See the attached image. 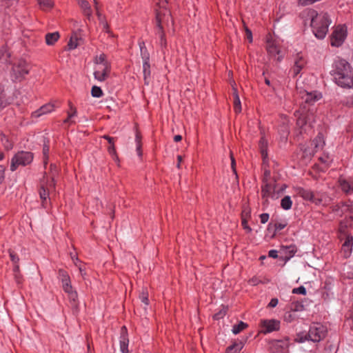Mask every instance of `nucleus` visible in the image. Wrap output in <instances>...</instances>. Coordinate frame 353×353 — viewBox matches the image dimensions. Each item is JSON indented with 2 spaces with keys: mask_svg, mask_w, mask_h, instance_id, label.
<instances>
[{
  "mask_svg": "<svg viewBox=\"0 0 353 353\" xmlns=\"http://www.w3.org/2000/svg\"><path fill=\"white\" fill-rule=\"evenodd\" d=\"M332 76L338 85L344 88L353 87V69L345 59L335 61Z\"/></svg>",
  "mask_w": 353,
  "mask_h": 353,
  "instance_id": "1",
  "label": "nucleus"
},
{
  "mask_svg": "<svg viewBox=\"0 0 353 353\" xmlns=\"http://www.w3.org/2000/svg\"><path fill=\"white\" fill-rule=\"evenodd\" d=\"M167 0H158L157 5L159 8L156 10V23L157 26V34L160 38V44L163 47L167 46V41L163 30V25L170 21L173 24V19L170 11L165 7Z\"/></svg>",
  "mask_w": 353,
  "mask_h": 353,
  "instance_id": "2",
  "label": "nucleus"
},
{
  "mask_svg": "<svg viewBox=\"0 0 353 353\" xmlns=\"http://www.w3.org/2000/svg\"><path fill=\"white\" fill-rule=\"evenodd\" d=\"M311 17L310 26L312 32L315 37L319 39L325 38L331 20L326 12L318 13L315 10H312L310 13Z\"/></svg>",
  "mask_w": 353,
  "mask_h": 353,
  "instance_id": "3",
  "label": "nucleus"
},
{
  "mask_svg": "<svg viewBox=\"0 0 353 353\" xmlns=\"http://www.w3.org/2000/svg\"><path fill=\"white\" fill-rule=\"evenodd\" d=\"M58 275L61 280L63 291L68 294V297L72 304V306L76 308L77 307L78 294L77 291L73 290L71 279L68 273L65 270L60 269L59 270Z\"/></svg>",
  "mask_w": 353,
  "mask_h": 353,
  "instance_id": "4",
  "label": "nucleus"
},
{
  "mask_svg": "<svg viewBox=\"0 0 353 353\" xmlns=\"http://www.w3.org/2000/svg\"><path fill=\"white\" fill-rule=\"evenodd\" d=\"M30 69V64L26 60L18 59L12 64L10 76L14 81L20 82L29 74Z\"/></svg>",
  "mask_w": 353,
  "mask_h": 353,
  "instance_id": "5",
  "label": "nucleus"
},
{
  "mask_svg": "<svg viewBox=\"0 0 353 353\" xmlns=\"http://www.w3.org/2000/svg\"><path fill=\"white\" fill-rule=\"evenodd\" d=\"M34 156L30 152L20 151L14 155L11 159L10 170L15 171L19 166H26L32 163Z\"/></svg>",
  "mask_w": 353,
  "mask_h": 353,
  "instance_id": "6",
  "label": "nucleus"
},
{
  "mask_svg": "<svg viewBox=\"0 0 353 353\" xmlns=\"http://www.w3.org/2000/svg\"><path fill=\"white\" fill-rule=\"evenodd\" d=\"M54 174L50 177V179L48 178L46 179L43 176V180L41 181L40 189H39V196L41 199L42 205L45 207V202H46L47 199L49 197V192L50 190H54L55 188V182L54 180Z\"/></svg>",
  "mask_w": 353,
  "mask_h": 353,
  "instance_id": "7",
  "label": "nucleus"
},
{
  "mask_svg": "<svg viewBox=\"0 0 353 353\" xmlns=\"http://www.w3.org/2000/svg\"><path fill=\"white\" fill-rule=\"evenodd\" d=\"M326 333L327 330L323 325L319 323H313L308 331V338L311 341L319 342L325 337Z\"/></svg>",
  "mask_w": 353,
  "mask_h": 353,
  "instance_id": "8",
  "label": "nucleus"
},
{
  "mask_svg": "<svg viewBox=\"0 0 353 353\" xmlns=\"http://www.w3.org/2000/svg\"><path fill=\"white\" fill-rule=\"evenodd\" d=\"M296 191L297 194L302 197L304 200L310 201L316 205L321 204L325 197L323 194L314 193L310 190L305 189L301 187L297 188Z\"/></svg>",
  "mask_w": 353,
  "mask_h": 353,
  "instance_id": "9",
  "label": "nucleus"
},
{
  "mask_svg": "<svg viewBox=\"0 0 353 353\" xmlns=\"http://www.w3.org/2000/svg\"><path fill=\"white\" fill-rule=\"evenodd\" d=\"M141 54L143 59V73L145 84L148 85L151 76L150 54L145 47L144 43H140Z\"/></svg>",
  "mask_w": 353,
  "mask_h": 353,
  "instance_id": "10",
  "label": "nucleus"
},
{
  "mask_svg": "<svg viewBox=\"0 0 353 353\" xmlns=\"http://www.w3.org/2000/svg\"><path fill=\"white\" fill-rule=\"evenodd\" d=\"M347 37V28L345 26H337L330 37L332 46H341Z\"/></svg>",
  "mask_w": 353,
  "mask_h": 353,
  "instance_id": "11",
  "label": "nucleus"
},
{
  "mask_svg": "<svg viewBox=\"0 0 353 353\" xmlns=\"http://www.w3.org/2000/svg\"><path fill=\"white\" fill-rule=\"evenodd\" d=\"M110 71V63L101 64L95 66L94 77L99 81H104L108 78Z\"/></svg>",
  "mask_w": 353,
  "mask_h": 353,
  "instance_id": "12",
  "label": "nucleus"
},
{
  "mask_svg": "<svg viewBox=\"0 0 353 353\" xmlns=\"http://www.w3.org/2000/svg\"><path fill=\"white\" fill-rule=\"evenodd\" d=\"M280 321L276 319L261 320L260 326L261 327V332L267 334L274 331H278L280 329Z\"/></svg>",
  "mask_w": 353,
  "mask_h": 353,
  "instance_id": "13",
  "label": "nucleus"
},
{
  "mask_svg": "<svg viewBox=\"0 0 353 353\" xmlns=\"http://www.w3.org/2000/svg\"><path fill=\"white\" fill-rule=\"evenodd\" d=\"M289 347L288 341L276 340L272 342L270 350L272 353H286Z\"/></svg>",
  "mask_w": 353,
  "mask_h": 353,
  "instance_id": "14",
  "label": "nucleus"
},
{
  "mask_svg": "<svg viewBox=\"0 0 353 353\" xmlns=\"http://www.w3.org/2000/svg\"><path fill=\"white\" fill-rule=\"evenodd\" d=\"M352 247L353 236L351 234H347L341 250V252L344 258L347 259L350 256L352 251Z\"/></svg>",
  "mask_w": 353,
  "mask_h": 353,
  "instance_id": "15",
  "label": "nucleus"
},
{
  "mask_svg": "<svg viewBox=\"0 0 353 353\" xmlns=\"http://www.w3.org/2000/svg\"><path fill=\"white\" fill-rule=\"evenodd\" d=\"M339 186L345 194L353 193V179H345L341 176L338 179Z\"/></svg>",
  "mask_w": 353,
  "mask_h": 353,
  "instance_id": "16",
  "label": "nucleus"
},
{
  "mask_svg": "<svg viewBox=\"0 0 353 353\" xmlns=\"http://www.w3.org/2000/svg\"><path fill=\"white\" fill-rule=\"evenodd\" d=\"M54 110H55L54 104H53L52 103H46V104L42 105L37 110L33 112L32 113V117L33 118H38L43 114L50 113V112H53Z\"/></svg>",
  "mask_w": 353,
  "mask_h": 353,
  "instance_id": "17",
  "label": "nucleus"
},
{
  "mask_svg": "<svg viewBox=\"0 0 353 353\" xmlns=\"http://www.w3.org/2000/svg\"><path fill=\"white\" fill-rule=\"evenodd\" d=\"M119 343L121 352L122 353H128L129 339L128 337L127 330L125 326L121 329Z\"/></svg>",
  "mask_w": 353,
  "mask_h": 353,
  "instance_id": "18",
  "label": "nucleus"
},
{
  "mask_svg": "<svg viewBox=\"0 0 353 353\" xmlns=\"http://www.w3.org/2000/svg\"><path fill=\"white\" fill-rule=\"evenodd\" d=\"M266 43V50L271 56L275 57L280 53L279 48L276 42L272 40L271 35L267 37Z\"/></svg>",
  "mask_w": 353,
  "mask_h": 353,
  "instance_id": "19",
  "label": "nucleus"
},
{
  "mask_svg": "<svg viewBox=\"0 0 353 353\" xmlns=\"http://www.w3.org/2000/svg\"><path fill=\"white\" fill-rule=\"evenodd\" d=\"M305 63H306V61L303 59V57L301 56H299V54H297V57L294 61V64L291 69L293 77H296L300 73L301 70L304 68Z\"/></svg>",
  "mask_w": 353,
  "mask_h": 353,
  "instance_id": "20",
  "label": "nucleus"
},
{
  "mask_svg": "<svg viewBox=\"0 0 353 353\" xmlns=\"http://www.w3.org/2000/svg\"><path fill=\"white\" fill-rule=\"evenodd\" d=\"M232 96H233V105H234V110L236 113H240L241 112V104L240 98L238 94L237 89L236 88V83L233 82L232 84Z\"/></svg>",
  "mask_w": 353,
  "mask_h": 353,
  "instance_id": "21",
  "label": "nucleus"
},
{
  "mask_svg": "<svg viewBox=\"0 0 353 353\" xmlns=\"http://www.w3.org/2000/svg\"><path fill=\"white\" fill-rule=\"evenodd\" d=\"M78 4L81 8L83 14L88 20H90L92 17V10L88 1L86 0H79L78 1Z\"/></svg>",
  "mask_w": 353,
  "mask_h": 353,
  "instance_id": "22",
  "label": "nucleus"
},
{
  "mask_svg": "<svg viewBox=\"0 0 353 353\" xmlns=\"http://www.w3.org/2000/svg\"><path fill=\"white\" fill-rule=\"evenodd\" d=\"M281 251L285 254V258L290 259L292 258L297 251L295 245H290L288 246H281Z\"/></svg>",
  "mask_w": 353,
  "mask_h": 353,
  "instance_id": "23",
  "label": "nucleus"
},
{
  "mask_svg": "<svg viewBox=\"0 0 353 353\" xmlns=\"http://www.w3.org/2000/svg\"><path fill=\"white\" fill-rule=\"evenodd\" d=\"M302 99L305 101V103H313L319 99H321V94H317L316 93L303 92L301 96Z\"/></svg>",
  "mask_w": 353,
  "mask_h": 353,
  "instance_id": "24",
  "label": "nucleus"
},
{
  "mask_svg": "<svg viewBox=\"0 0 353 353\" xmlns=\"http://www.w3.org/2000/svg\"><path fill=\"white\" fill-rule=\"evenodd\" d=\"M338 209H341L342 212H350L353 213V201H348L345 203H340L333 209V210L335 211Z\"/></svg>",
  "mask_w": 353,
  "mask_h": 353,
  "instance_id": "25",
  "label": "nucleus"
},
{
  "mask_svg": "<svg viewBox=\"0 0 353 353\" xmlns=\"http://www.w3.org/2000/svg\"><path fill=\"white\" fill-rule=\"evenodd\" d=\"M353 220L352 216H350L349 218L345 219L343 221H341L339 223V231L341 234H347V227L351 224V222Z\"/></svg>",
  "mask_w": 353,
  "mask_h": 353,
  "instance_id": "26",
  "label": "nucleus"
},
{
  "mask_svg": "<svg viewBox=\"0 0 353 353\" xmlns=\"http://www.w3.org/2000/svg\"><path fill=\"white\" fill-rule=\"evenodd\" d=\"M59 34L58 32L48 33L46 34V43L48 46L54 45L59 39Z\"/></svg>",
  "mask_w": 353,
  "mask_h": 353,
  "instance_id": "27",
  "label": "nucleus"
},
{
  "mask_svg": "<svg viewBox=\"0 0 353 353\" xmlns=\"http://www.w3.org/2000/svg\"><path fill=\"white\" fill-rule=\"evenodd\" d=\"M259 148L261 156L263 160H265L268 157V141L263 137L259 141Z\"/></svg>",
  "mask_w": 353,
  "mask_h": 353,
  "instance_id": "28",
  "label": "nucleus"
},
{
  "mask_svg": "<svg viewBox=\"0 0 353 353\" xmlns=\"http://www.w3.org/2000/svg\"><path fill=\"white\" fill-rule=\"evenodd\" d=\"M8 253H9L10 260L13 263V269H16L17 270L18 268H19L20 259H19V256L14 251H13L12 250H9Z\"/></svg>",
  "mask_w": 353,
  "mask_h": 353,
  "instance_id": "29",
  "label": "nucleus"
},
{
  "mask_svg": "<svg viewBox=\"0 0 353 353\" xmlns=\"http://www.w3.org/2000/svg\"><path fill=\"white\" fill-rule=\"evenodd\" d=\"M272 187L270 184L265 183L261 188V195L263 199H265V201H268V198L272 191Z\"/></svg>",
  "mask_w": 353,
  "mask_h": 353,
  "instance_id": "30",
  "label": "nucleus"
},
{
  "mask_svg": "<svg viewBox=\"0 0 353 353\" xmlns=\"http://www.w3.org/2000/svg\"><path fill=\"white\" fill-rule=\"evenodd\" d=\"M292 201L290 196H285L281 201V206L285 210H288L292 208Z\"/></svg>",
  "mask_w": 353,
  "mask_h": 353,
  "instance_id": "31",
  "label": "nucleus"
},
{
  "mask_svg": "<svg viewBox=\"0 0 353 353\" xmlns=\"http://www.w3.org/2000/svg\"><path fill=\"white\" fill-rule=\"evenodd\" d=\"M13 272L15 282L19 286L21 285L23 282V276L20 272V268H18L17 271L16 269H13Z\"/></svg>",
  "mask_w": 353,
  "mask_h": 353,
  "instance_id": "32",
  "label": "nucleus"
},
{
  "mask_svg": "<svg viewBox=\"0 0 353 353\" xmlns=\"http://www.w3.org/2000/svg\"><path fill=\"white\" fill-rule=\"evenodd\" d=\"M248 327V324L243 322V321H240L237 325H234L232 327V332L234 334H239V332H241V331H243V330H245V328Z\"/></svg>",
  "mask_w": 353,
  "mask_h": 353,
  "instance_id": "33",
  "label": "nucleus"
},
{
  "mask_svg": "<svg viewBox=\"0 0 353 353\" xmlns=\"http://www.w3.org/2000/svg\"><path fill=\"white\" fill-rule=\"evenodd\" d=\"M68 105L69 109L67 111V114L69 116V118H73L76 117L77 115V110L76 107L72 104L71 101H68Z\"/></svg>",
  "mask_w": 353,
  "mask_h": 353,
  "instance_id": "34",
  "label": "nucleus"
},
{
  "mask_svg": "<svg viewBox=\"0 0 353 353\" xmlns=\"http://www.w3.org/2000/svg\"><path fill=\"white\" fill-rule=\"evenodd\" d=\"M94 63L95 66L99 65L101 64L110 63L106 59V55L103 53L101 54L99 56H97L94 58Z\"/></svg>",
  "mask_w": 353,
  "mask_h": 353,
  "instance_id": "35",
  "label": "nucleus"
},
{
  "mask_svg": "<svg viewBox=\"0 0 353 353\" xmlns=\"http://www.w3.org/2000/svg\"><path fill=\"white\" fill-rule=\"evenodd\" d=\"M243 346L240 343H234L233 345L229 346L226 351L227 353H239L241 350Z\"/></svg>",
  "mask_w": 353,
  "mask_h": 353,
  "instance_id": "36",
  "label": "nucleus"
},
{
  "mask_svg": "<svg viewBox=\"0 0 353 353\" xmlns=\"http://www.w3.org/2000/svg\"><path fill=\"white\" fill-rule=\"evenodd\" d=\"M230 160H231V168H232V172L235 176L236 181L238 183L239 177H238L237 171H236V161L234 157L233 153L232 152H230Z\"/></svg>",
  "mask_w": 353,
  "mask_h": 353,
  "instance_id": "37",
  "label": "nucleus"
},
{
  "mask_svg": "<svg viewBox=\"0 0 353 353\" xmlns=\"http://www.w3.org/2000/svg\"><path fill=\"white\" fill-rule=\"evenodd\" d=\"M40 7L43 10L49 9L53 7V2L52 0H37Z\"/></svg>",
  "mask_w": 353,
  "mask_h": 353,
  "instance_id": "38",
  "label": "nucleus"
},
{
  "mask_svg": "<svg viewBox=\"0 0 353 353\" xmlns=\"http://www.w3.org/2000/svg\"><path fill=\"white\" fill-rule=\"evenodd\" d=\"M91 94L93 97L99 98L103 96V93L100 87L94 85L91 90Z\"/></svg>",
  "mask_w": 353,
  "mask_h": 353,
  "instance_id": "39",
  "label": "nucleus"
},
{
  "mask_svg": "<svg viewBox=\"0 0 353 353\" xmlns=\"http://www.w3.org/2000/svg\"><path fill=\"white\" fill-rule=\"evenodd\" d=\"M1 142L7 150H10L13 148V143L4 134L1 137Z\"/></svg>",
  "mask_w": 353,
  "mask_h": 353,
  "instance_id": "40",
  "label": "nucleus"
},
{
  "mask_svg": "<svg viewBox=\"0 0 353 353\" xmlns=\"http://www.w3.org/2000/svg\"><path fill=\"white\" fill-rule=\"evenodd\" d=\"M139 299L141 302L143 303L145 305H149V299H148V292L146 289H143L140 295Z\"/></svg>",
  "mask_w": 353,
  "mask_h": 353,
  "instance_id": "41",
  "label": "nucleus"
},
{
  "mask_svg": "<svg viewBox=\"0 0 353 353\" xmlns=\"http://www.w3.org/2000/svg\"><path fill=\"white\" fill-rule=\"evenodd\" d=\"M306 341H310L308 338V332L307 334L304 332H299L296 334V338L295 339V341L298 343H303Z\"/></svg>",
  "mask_w": 353,
  "mask_h": 353,
  "instance_id": "42",
  "label": "nucleus"
},
{
  "mask_svg": "<svg viewBox=\"0 0 353 353\" xmlns=\"http://www.w3.org/2000/svg\"><path fill=\"white\" fill-rule=\"evenodd\" d=\"M228 312V307L225 306H222V308L217 313L214 314L213 316L214 319L219 320L220 319L223 318Z\"/></svg>",
  "mask_w": 353,
  "mask_h": 353,
  "instance_id": "43",
  "label": "nucleus"
},
{
  "mask_svg": "<svg viewBox=\"0 0 353 353\" xmlns=\"http://www.w3.org/2000/svg\"><path fill=\"white\" fill-rule=\"evenodd\" d=\"M108 152L112 156L113 160H114L115 161H119V157L117 154L116 148H115L114 144L110 145L108 148Z\"/></svg>",
  "mask_w": 353,
  "mask_h": 353,
  "instance_id": "44",
  "label": "nucleus"
},
{
  "mask_svg": "<svg viewBox=\"0 0 353 353\" xmlns=\"http://www.w3.org/2000/svg\"><path fill=\"white\" fill-rule=\"evenodd\" d=\"M50 151V146L48 143H44L43 146V163L45 165L48 163V154Z\"/></svg>",
  "mask_w": 353,
  "mask_h": 353,
  "instance_id": "45",
  "label": "nucleus"
},
{
  "mask_svg": "<svg viewBox=\"0 0 353 353\" xmlns=\"http://www.w3.org/2000/svg\"><path fill=\"white\" fill-rule=\"evenodd\" d=\"M78 39L77 37H71L68 43V46L70 50H74L78 46Z\"/></svg>",
  "mask_w": 353,
  "mask_h": 353,
  "instance_id": "46",
  "label": "nucleus"
},
{
  "mask_svg": "<svg viewBox=\"0 0 353 353\" xmlns=\"http://www.w3.org/2000/svg\"><path fill=\"white\" fill-rule=\"evenodd\" d=\"M8 105V102L5 99L3 89L0 88V110Z\"/></svg>",
  "mask_w": 353,
  "mask_h": 353,
  "instance_id": "47",
  "label": "nucleus"
},
{
  "mask_svg": "<svg viewBox=\"0 0 353 353\" xmlns=\"http://www.w3.org/2000/svg\"><path fill=\"white\" fill-rule=\"evenodd\" d=\"M343 104L349 108L353 107V94L346 97L343 101Z\"/></svg>",
  "mask_w": 353,
  "mask_h": 353,
  "instance_id": "48",
  "label": "nucleus"
},
{
  "mask_svg": "<svg viewBox=\"0 0 353 353\" xmlns=\"http://www.w3.org/2000/svg\"><path fill=\"white\" fill-rule=\"evenodd\" d=\"M319 159L321 163L325 164L327 166L329 165L332 161L328 154H324L323 157H320Z\"/></svg>",
  "mask_w": 353,
  "mask_h": 353,
  "instance_id": "49",
  "label": "nucleus"
},
{
  "mask_svg": "<svg viewBox=\"0 0 353 353\" xmlns=\"http://www.w3.org/2000/svg\"><path fill=\"white\" fill-rule=\"evenodd\" d=\"M293 294H306V289L303 286H300L299 288H294L292 290Z\"/></svg>",
  "mask_w": 353,
  "mask_h": 353,
  "instance_id": "50",
  "label": "nucleus"
},
{
  "mask_svg": "<svg viewBox=\"0 0 353 353\" xmlns=\"http://www.w3.org/2000/svg\"><path fill=\"white\" fill-rule=\"evenodd\" d=\"M286 225L287 223L285 221H283L281 223H274L273 226L274 228L275 232H276L284 229L286 227Z\"/></svg>",
  "mask_w": 353,
  "mask_h": 353,
  "instance_id": "51",
  "label": "nucleus"
},
{
  "mask_svg": "<svg viewBox=\"0 0 353 353\" xmlns=\"http://www.w3.org/2000/svg\"><path fill=\"white\" fill-rule=\"evenodd\" d=\"M248 282V284H250V285L255 286V285H257L258 284H259L261 281L259 277L254 276L252 278H251L250 279H249Z\"/></svg>",
  "mask_w": 353,
  "mask_h": 353,
  "instance_id": "52",
  "label": "nucleus"
},
{
  "mask_svg": "<svg viewBox=\"0 0 353 353\" xmlns=\"http://www.w3.org/2000/svg\"><path fill=\"white\" fill-rule=\"evenodd\" d=\"M306 124L305 117L300 116L296 121V125L300 128H303Z\"/></svg>",
  "mask_w": 353,
  "mask_h": 353,
  "instance_id": "53",
  "label": "nucleus"
},
{
  "mask_svg": "<svg viewBox=\"0 0 353 353\" xmlns=\"http://www.w3.org/2000/svg\"><path fill=\"white\" fill-rule=\"evenodd\" d=\"M270 218V215L268 213H263L260 215V221L263 224L266 223Z\"/></svg>",
  "mask_w": 353,
  "mask_h": 353,
  "instance_id": "54",
  "label": "nucleus"
},
{
  "mask_svg": "<svg viewBox=\"0 0 353 353\" xmlns=\"http://www.w3.org/2000/svg\"><path fill=\"white\" fill-rule=\"evenodd\" d=\"M244 213V211L243 212V214ZM243 214L242 217L241 224L244 229L247 230L248 232H251L252 229L248 225V221L245 220V219L243 218Z\"/></svg>",
  "mask_w": 353,
  "mask_h": 353,
  "instance_id": "55",
  "label": "nucleus"
},
{
  "mask_svg": "<svg viewBox=\"0 0 353 353\" xmlns=\"http://www.w3.org/2000/svg\"><path fill=\"white\" fill-rule=\"evenodd\" d=\"M101 138L105 139L108 141V143L110 144V145H114V143H115V138L114 137H111L108 135H103L101 137Z\"/></svg>",
  "mask_w": 353,
  "mask_h": 353,
  "instance_id": "56",
  "label": "nucleus"
},
{
  "mask_svg": "<svg viewBox=\"0 0 353 353\" xmlns=\"http://www.w3.org/2000/svg\"><path fill=\"white\" fill-rule=\"evenodd\" d=\"M245 33H246L247 39L249 40V42L252 43V31L249 28H245Z\"/></svg>",
  "mask_w": 353,
  "mask_h": 353,
  "instance_id": "57",
  "label": "nucleus"
},
{
  "mask_svg": "<svg viewBox=\"0 0 353 353\" xmlns=\"http://www.w3.org/2000/svg\"><path fill=\"white\" fill-rule=\"evenodd\" d=\"M279 300L276 298L272 299L268 304V307H274L277 305Z\"/></svg>",
  "mask_w": 353,
  "mask_h": 353,
  "instance_id": "58",
  "label": "nucleus"
},
{
  "mask_svg": "<svg viewBox=\"0 0 353 353\" xmlns=\"http://www.w3.org/2000/svg\"><path fill=\"white\" fill-rule=\"evenodd\" d=\"M314 141L316 143L315 145V147H318V143H322L323 145L325 143L323 137L321 135H318L316 138L315 139Z\"/></svg>",
  "mask_w": 353,
  "mask_h": 353,
  "instance_id": "59",
  "label": "nucleus"
},
{
  "mask_svg": "<svg viewBox=\"0 0 353 353\" xmlns=\"http://www.w3.org/2000/svg\"><path fill=\"white\" fill-rule=\"evenodd\" d=\"M268 256H269L270 257L273 258V259H276V258H277V257H278V252H277V251H276V250H270V251H269V252H268Z\"/></svg>",
  "mask_w": 353,
  "mask_h": 353,
  "instance_id": "60",
  "label": "nucleus"
},
{
  "mask_svg": "<svg viewBox=\"0 0 353 353\" xmlns=\"http://www.w3.org/2000/svg\"><path fill=\"white\" fill-rule=\"evenodd\" d=\"M101 23L103 25V30L105 31L106 32H110V27H109L108 22L106 21H102Z\"/></svg>",
  "mask_w": 353,
  "mask_h": 353,
  "instance_id": "61",
  "label": "nucleus"
},
{
  "mask_svg": "<svg viewBox=\"0 0 353 353\" xmlns=\"http://www.w3.org/2000/svg\"><path fill=\"white\" fill-rule=\"evenodd\" d=\"M141 136L140 133L138 131H137L136 137H135V141H136L137 144L141 143Z\"/></svg>",
  "mask_w": 353,
  "mask_h": 353,
  "instance_id": "62",
  "label": "nucleus"
},
{
  "mask_svg": "<svg viewBox=\"0 0 353 353\" xmlns=\"http://www.w3.org/2000/svg\"><path fill=\"white\" fill-rule=\"evenodd\" d=\"M137 152L139 157H142L141 143L137 144Z\"/></svg>",
  "mask_w": 353,
  "mask_h": 353,
  "instance_id": "63",
  "label": "nucleus"
},
{
  "mask_svg": "<svg viewBox=\"0 0 353 353\" xmlns=\"http://www.w3.org/2000/svg\"><path fill=\"white\" fill-rule=\"evenodd\" d=\"M73 123L74 121H72V118H69V116H68L67 118L63 121V123L65 124H72Z\"/></svg>",
  "mask_w": 353,
  "mask_h": 353,
  "instance_id": "64",
  "label": "nucleus"
}]
</instances>
